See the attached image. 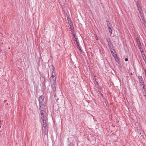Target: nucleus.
Wrapping results in <instances>:
<instances>
[{
    "label": "nucleus",
    "instance_id": "12",
    "mask_svg": "<svg viewBox=\"0 0 146 146\" xmlns=\"http://www.w3.org/2000/svg\"><path fill=\"white\" fill-rule=\"evenodd\" d=\"M77 48L80 51V52H82V50L81 49V48H80V45H79V44L77 45Z\"/></svg>",
    "mask_w": 146,
    "mask_h": 146
},
{
    "label": "nucleus",
    "instance_id": "25",
    "mask_svg": "<svg viewBox=\"0 0 146 146\" xmlns=\"http://www.w3.org/2000/svg\"><path fill=\"white\" fill-rule=\"evenodd\" d=\"M112 44L111 43V42H108V46H109V45H110V44Z\"/></svg>",
    "mask_w": 146,
    "mask_h": 146
},
{
    "label": "nucleus",
    "instance_id": "27",
    "mask_svg": "<svg viewBox=\"0 0 146 146\" xmlns=\"http://www.w3.org/2000/svg\"><path fill=\"white\" fill-rule=\"evenodd\" d=\"M113 46V45H112V44H110V45H109L108 46H109V47H111V46Z\"/></svg>",
    "mask_w": 146,
    "mask_h": 146
},
{
    "label": "nucleus",
    "instance_id": "24",
    "mask_svg": "<svg viewBox=\"0 0 146 146\" xmlns=\"http://www.w3.org/2000/svg\"><path fill=\"white\" fill-rule=\"evenodd\" d=\"M137 45H138V46L139 48H140V47H141V46H142L141 44V43L139 44H137Z\"/></svg>",
    "mask_w": 146,
    "mask_h": 146
},
{
    "label": "nucleus",
    "instance_id": "8",
    "mask_svg": "<svg viewBox=\"0 0 146 146\" xmlns=\"http://www.w3.org/2000/svg\"><path fill=\"white\" fill-rule=\"evenodd\" d=\"M138 78L139 79V82L143 81V78L141 76H138Z\"/></svg>",
    "mask_w": 146,
    "mask_h": 146
},
{
    "label": "nucleus",
    "instance_id": "5",
    "mask_svg": "<svg viewBox=\"0 0 146 146\" xmlns=\"http://www.w3.org/2000/svg\"><path fill=\"white\" fill-rule=\"evenodd\" d=\"M106 22H107V25L108 26V29H110V28H112V26L111 25V24L109 23V22L107 20Z\"/></svg>",
    "mask_w": 146,
    "mask_h": 146
},
{
    "label": "nucleus",
    "instance_id": "33",
    "mask_svg": "<svg viewBox=\"0 0 146 146\" xmlns=\"http://www.w3.org/2000/svg\"><path fill=\"white\" fill-rule=\"evenodd\" d=\"M96 39L97 40H98V38L97 37H96Z\"/></svg>",
    "mask_w": 146,
    "mask_h": 146
},
{
    "label": "nucleus",
    "instance_id": "14",
    "mask_svg": "<svg viewBox=\"0 0 146 146\" xmlns=\"http://www.w3.org/2000/svg\"><path fill=\"white\" fill-rule=\"evenodd\" d=\"M77 40H78V38H75V41L77 45L79 44V42Z\"/></svg>",
    "mask_w": 146,
    "mask_h": 146
},
{
    "label": "nucleus",
    "instance_id": "15",
    "mask_svg": "<svg viewBox=\"0 0 146 146\" xmlns=\"http://www.w3.org/2000/svg\"><path fill=\"white\" fill-rule=\"evenodd\" d=\"M70 29L71 30V31L72 32H73L74 31V28L73 27V26H72L71 27H70Z\"/></svg>",
    "mask_w": 146,
    "mask_h": 146
},
{
    "label": "nucleus",
    "instance_id": "6",
    "mask_svg": "<svg viewBox=\"0 0 146 146\" xmlns=\"http://www.w3.org/2000/svg\"><path fill=\"white\" fill-rule=\"evenodd\" d=\"M141 55L143 58L144 60L146 59V57L144 52H141Z\"/></svg>",
    "mask_w": 146,
    "mask_h": 146
},
{
    "label": "nucleus",
    "instance_id": "18",
    "mask_svg": "<svg viewBox=\"0 0 146 146\" xmlns=\"http://www.w3.org/2000/svg\"><path fill=\"white\" fill-rule=\"evenodd\" d=\"M106 40L108 42V43L110 42V39L108 38H106Z\"/></svg>",
    "mask_w": 146,
    "mask_h": 146
},
{
    "label": "nucleus",
    "instance_id": "28",
    "mask_svg": "<svg viewBox=\"0 0 146 146\" xmlns=\"http://www.w3.org/2000/svg\"><path fill=\"white\" fill-rule=\"evenodd\" d=\"M144 89H145V87L144 86H143V87L142 90H144Z\"/></svg>",
    "mask_w": 146,
    "mask_h": 146
},
{
    "label": "nucleus",
    "instance_id": "17",
    "mask_svg": "<svg viewBox=\"0 0 146 146\" xmlns=\"http://www.w3.org/2000/svg\"><path fill=\"white\" fill-rule=\"evenodd\" d=\"M142 93L143 94H146V90L145 89H144V90H143Z\"/></svg>",
    "mask_w": 146,
    "mask_h": 146
},
{
    "label": "nucleus",
    "instance_id": "30",
    "mask_svg": "<svg viewBox=\"0 0 146 146\" xmlns=\"http://www.w3.org/2000/svg\"><path fill=\"white\" fill-rule=\"evenodd\" d=\"M94 78H95V79L96 80H97V77L96 76H94ZM95 81H96V80Z\"/></svg>",
    "mask_w": 146,
    "mask_h": 146
},
{
    "label": "nucleus",
    "instance_id": "20",
    "mask_svg": "<svg viewBox=\"0 0 146 146\" xmlns=\"http://www.w3.org/2000/svg\"><path fill=\"white\" fill-rule=\"evenodd\" d=\"M139 49L140 50L141 52H143V48H142L141 47H140V48H139Z\"/></svg>",
    "mask_w": 146,
    "mask_h": 146
},
{
    "label": "nucleus",
    "instance_id": "1",
    "mask_svg": "<svg viewBox=\"0 0 146 146\" xmlns=\"http://www.w3.org/2000/svg\"><path fill=\"white\" fill-rule=\"evenodd\" d=\"M40 117L42 121V126L44 128L46 127L47 126L48 119L46 115V109H40Z\"/></svg>",
    "mask_w": 146,
    "mask_h": 146
},
{
    "label": "nucleus",
    "instance_id": "3",
    "mask_svg": "<svg viewBox=\"0 0 146 146\" xmlns=\"http://www.w3.org/2000/svg\"><path fill=\"white\" fill-rule=\"evenodd\" d=\"M54 68L52 66V68L51 69V72H52V74L51 77V82H52L54 85L56 82V77L55 76V73L54 72Z\"/></svg>",
    "mask_w": 146,
    "mask_h": 146
},
{
    "label": "nucleus",
    "instance_id": "23",
    "mask_svg": "<svg viewBox=\"0 0 146 146\" xmlns=\"http://www.w3.org/2000/svg\"><path fill=\"white\" fill-rule=\"evenodd\" d=\"M136 4L137 5V7L139 6H140V5H139V2L138 1L136 2Z\"/></svg>",
    "mask_w": 146,
    "mask_h": 146
},
{
    "label": "nucleus",
    "instance_id": "34",
    "mask_svg": "<svg viewBox=\"0 0 146 146\" xmlns=\"http://www.w3.org/2000/svg\"><path fill=\"white\" fill-rule=\"evenodd\" d=\"M101 94V96H103V94L102 93H100Z\"/></svg>",
    "mask_w": 146,
    "mask_h": 146
},
{
    "label": "nucleus",
    "instance_id": "37",
    "mask_svg": "<svg viewBox=\"0 0 146 146\" xmlns=\"http://www.w3.org/2000/svg\"><path fill=\"white\" fill-rule=\"evenodd\" d=\"M1 127V125H0V127Z\"/></svg>",
    "mask_w": 146,
    "mask_h": 146
},
{
    "label": "nucleus",
    "instance_id": "26",
    "mask_svg": "<svg viewBox=\"0 0 146 146\" xmlns=\"http://www.w3.org/2000/svg\"><path fill=\"white\" fill-rule=\"evenodd\" d=\"M72 32V35H75V32H74V31Z\"/></svg>",
    "mask_w": 146,
    "mask_h": 146
},
{
    "label": "nucleus",
    "instance_id": "10",
    "mask_svg": "<svg viewBox=\"0 0 146 146\" xmlns=\"http://www.w3.org/2000/svg\"><path fill=\"white\" fill-rule=\"evenodd\" d=\"M113 46L109 47L112 53H113V51L112 50H113L114 52H115V50L113 49Z\"/></svg>",
    "mask_w": 146,
    "mask_h": 146
},
{
    "label": "nucleus",
    "instance_id": "9",
    "mask_svg": "<svg viewBox=\"0 0 146 146\" xmlns=\"http://www.w3.org/2000/svg\"><path fill=\"white\" fill-rule=\"evenodd\" d=\"M137 42V44H141V42L140 41L139 38L138 37H136L135 38Z\"/></svg>",
    "mask_w": 146,
    "mask_h": 146
},
{
    "label": "nucleus",
    "instance_id": "32",
    "mask_svg": "<svg viewBox=\"0 0 146 146\" xmlns=\"http://www.w3.org/2000/svg\"><path fill=\"white\" fill-rule=\"evenodd\" d=\"M73 36H74V38H76V36H75V35H73Z\"/></svg>",
    "mask_w": 146,
    "mask_h": 146
},
{
    "label": "nucleus",
    "instance_id": "35",
    "mask_svg": "<svg viewBox=\"0 0 146 146\" xmlns=\"http://www.w3.org/2000/svg\"><path fill=\"white\" fill-rule=\"evenodd\" d=\"M144 96H145V97H146V94H144Z\"/></svg>",
    "mask_w": 146,
    "mask_h": 146
},
{
    "label": "nucleus",
    "instance_id": "36",
    "mask_svg": "<svg viewBox=\"0 0 146 146\" xmlns=\"http://www.w3.org/2000/svg\"><path fill=\"white\" fill-rule=\"evenodd\" d=\"M96 82V83H97V84H98V82Z\"/></svg>",
    "mask_w": 146,
    "mask_h": 146
},
{
    "label": "nucleus",
    "instance_id": "2",
    "mask_svg": "<svg viewBox=\"0 0 146 146\" xmlns=\"http://www.w3.org/2000/svg\"><path fill=\"white\" fill-rule=\"evenodd\" d=\"M38 100L39 104V110L46 109V106L44 105L45 102L43 96H40L38 98Z\"/></svg>",
    "mask_w": 146,
    "mask_h": 146
},
{
    "label": "nucleus",
    "instance_id": "13",
    "mask_svg": "<svg viewBox=\"0 0 146 146\" xmlns=\"http://www.w3.org/2000/svg\"><path fill=\"white\" fill-rule=\"evenodd\" d=\"M115 61L117 62H120V60L118 57H117L115 58Z\"/></svg>",
    "mask_w": 146,
    "mask_h": 146
},
{
    "label": "nucleus",
    "instance_id": "21",
    "mask_svg": "<svg viewBox=\"0 0 146 146\" xmlns=\"http://www.w3.org/2000/svg\"><path fill=\"white\" fill-rule=\"evenodd\" d=\"M139 82L141 85H143V86H144V82H143V81Z\"/></svg>",
    "mask_w": 146,
    "mask_h": 146
},
{
    "label": "nucleus",
    "instance_id": "16",
    "mask_svg": "<svg viewBox=\"0 0 146 146\" xmlns=\"http://www.w3.org/2000/svg\"><path fill=\"white\" fill-rule=\"evenodd\" d=\"M109 30V31L110 33L111 34L112 33V30L111 29V28H110V29H108Z\"/></svg>",
    "mask_w": 146,
    "mask_h": 146
},
{
    "label": "nucleus",
    "instance_id": "31",
    "mask_svg": "<svg viewBox=\"0 0 146 146\" xmlns=\"http://www.w3.org/2000/svg\"><path fill=\"white\" fill-rule=\"evenodd\" d=\"M143 24L144 25V26L146 25V23H145V22H143Z\"/></svg>",
    "mask_w": 146,
    "mask_h": 146
},
{
    "label": "nucleus",
    "instance_id": "4",
    "mask_svg": "<svg viewBox=\"0 0 146 146\" xmlns=\"http://www.w3.org/2000/svg\"><path fill=\"white\" fill-rule=\"evenodd\" d=\"M140 15L141 18V19L143 20V22H145V23H146V21L145 20L144 17L143 12H142V13H141V14H140Z\"/></svg>",
    "mask_w": 146,
    "mask_h": 146
},
{
    "label": "nucleus",
    "instance_id": "11",
    "mask_svg": "<svg viewBox=\"0 0 146 146\" xmlns=\"http://www.w3.org/2000/svg\"><path fill=\"white\" fill-rule=\"evenodd\" d=\"M67 20L68 21V23L69 22L70 23H72V21H71L70 17L69 16H68L67 17Z\"/></svg>",
    "mask_w": 146,
    "mask_h": 146
},
{
    "label": "nucleus",
    "instance_id": "7",
    "mask_svg": "<svg viewBox=\"0 0 146 146\" xmlns=\"http://www.w3.org/2000/svg\"><path fill=\"white\" fill-rule=\"evenodd\" d=\"M137 6V8L138 10L139 11V13L140 14H141V13H142V12H143L142 11V9L141 8V7L140 6Z\"/></svg>",
    "mask_w": 146,
    "mask_h": 146
},
{
    "label": "nucleus",
    "instance_id": "22",
    "mask_svg": "<svg viewBox=\"0 0 146 146\" xmlns=\"http://www.w3.org/2000/svg\"><path fill=\"white\" fill-rule=\"evenodd\" d=\"M68 23L70 27H71L72 26H73V24L72 23V22L71 23H70L69 22H68Z\"/></svg>",
    "mask_w": 146,
    "mask_h": 146
},
{
    "label": "nucleus",
    "instance_id": "29",
    "mask_svg": "<svg viewBox=\"0 0 146 146\" xmlns=\"http://www.w3.org/2000/svg\"><path fill=\"white\" fill-rule=\"evenodd\" d=\"M125 61H127L128 60V59L127 58H126L125 59Z\"/></svg>",
    "mask_w": 146,
    "mask_h": 146
},
{
    "label": "nucleus",
    "instance_id": "19",
    "mask_svg": "<svg viewBox=\"0 0 146 146\" xmlns=\"http://www.w3.org/2000/svg\"><path fill=\"white\" fill-rule=\"evenodd\" d=\"M54 85H55V84H54V85L53 84H52V89H53V90L54 91V89H55Z\"/></svg>",
    "mask_w": 146,
    "mask_h": 146
}]
</instances>
